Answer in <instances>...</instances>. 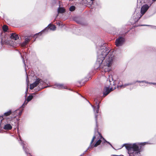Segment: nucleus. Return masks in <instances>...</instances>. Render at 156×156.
Masks as SVG:
<instances>
[{"instance_id": "32", "label": "nucleus", "mask_w": 156, "mask_h": 156, "mask_svg": "<svg viewBox=\"0 0 156 156\" xmlns=\"http://www.w3.org/2000/svg\"><path fill=\"white\" fill-rule=\"evenodd\" d=\"M143 26H150L149 25H143Z\"/></svg>"}, {"instance_id": "34", "label": "nucleus", "mask_w": 156, "mask_h": 156, "mask_svg": "<svg viewBox=\"0 0 156 156\" xmlns=\"http://www.w3.org/2000/svg\"><path fill=\"white\" fill-rule=\"evenodd\" d=\"M153 1L154 2L156 0H153Z\"/></svg>"}, {"instance_id": "9", "label": "nucleus", "mask_w": 156, "mask_h": 156, "mask_svg": "<svg viewBox=\"0 0 156 156\" xmlns=\"http://www.w3.org/2000/svg\"><path fill=\"white\" fill-rule=\"evenodd\" d=\"M136 13L135 12L134 15ZM136 16H134L133 17L135 20V21L136 22L138 20L141 18L143 15H142L140 12H136Z\"/></svg>"}, {"instance_id": "18", "label": "nucleus", "mask_w": 156, "mask_h": 156, "mask_svg": "<svg viewBox=\"0 0 156 156\" xmlns=\"http://www.w3.org/2000/svg\"><path fill=\"white\" fill-rule=\"evenodd\" d=\"M30 37L28 36L25 37V41L26 42L25 43L27 44L30 41Z\"/></svg>"}, {"instance_id": "13", "label": "nucleus", "mask_w": 156, "mask_h": 156, "mask_svg": "<svg viewBox=\"0 0 156 156\" xmlns=\"http://www.w3.org/2000/svg\"><path fill=\"white\" fill-rule=\"evenodd\" d=\"M87 2V0L83 1V0H79V3H80V5H81L84 6L88 5Z\"/></svg>"}, {"instance_id": "35", "label": "nucleus", "mask_w": 156, "mask_h": 156, "mask_svg": "<svg viewBox=\"0 0 156 156\" xmlns=\"http://www.w3.org/2000/svg\"><path fill=\"white\" fill-rule=\"evenodd\" d=\"M109 76V78H110V76Z\"/></svg>"}, {"instance_id": "12", "label": "nucleus", "mask_w": 156, "mask_h": 156, "mask_svg": "<svg viewBox=\"0 0 156 156\" xmlns=\"http://www.w3.org/2000/svg\"><path fill=\"white\" fill-rule=\"evenodd\" d=\"M137 82L140 83V86H142L143 85H145L144 84H143V83L144 84V83H149V84H156V83H150V82L149 83L146 81H136L134 83H135L136 82Z\"/></svg>"}, {"instance_id": "15", "label": "nucleus", "mask_w": 156, "mask_h": 156, "mask_svg": "<svg viewBox=\"0 0 156 156\" xmlns=\"http://www.w3.org/2000/svg\"><path fill=\"white\" fill-rule=\"evenodd\" d=\"M12 128V126L9 124H7L4 126V129L5 130H9L11 129Z\"/></svg>"}, {"instance_id": "10", "label": "nucleus", "mask_w": 156, "mask_h": 156, "mask_svg": "<svg viewBox=\"0 0 156 156\" xmlns=\"http://www.w3.org/2000/svg\"><path fill=\"white\" fill-rule=\"evenodd\" d=\"M19 137L20 139V141H21V142H20V144H21V145L23 146V148L24 149V150L25 152V153L27 154H28V149H27V150L25 148V147H24L25 146H26V145L24 143V141H22V140H21V137H20V136H19Z\"/></svg>"}, {"instance_id": "20", "label": "nucleus", "mask_w": 156, "mask_h": 156, "mask_svg": "<svg viewBox=\"0 0 156 156\" xmlns=\"http://www.w3.org/2000/svg\"><path fill=\"white\" fill-rule=\"evenodd\" d=\"M137 3L138 4L139 2L140 5V4L141 3V5L142 4V3H145L146 1L145 0H137Z\"/></svg>"}, {"instance_id": "7", "label": "nucleus", "mask_w": 156, "mask_h": 156, "mask_svg": "<svg viewBox=\"0 0 156 156\" xmlns=\"http://www.w3.org/2000/svg\"><path fill=\"white\" fill-rule=\"evenodd\" d=\"M41 80V79H37L33 83L30 85V89L31 90L33 89L34 87L37 86L40 82Z\"/></svg>"}, {"instance_id": "16", "label": "nucleus", "mask_w": 156, "mask_h": 156, "mask_svg": "<svg viewBox=\"0 0 156 156\" xmlns=\"http://www.w3.org/2000/svg\"><path fill=\"white\" fill-rule=\"evenodd\" d=\"M35 94L34 93L32 94L31 95H29L27 98V100L28 102L30 101L33 98V97L35 96Z\"/></svg>"}, {"instance_id": "36", "label": "nucleus", "mask_w": 156, "mask_h": 156, "mask_svg": "<svg viewBox=\"0 0 156 156\" xmlns=\"http://www.w3.org/2000/svg\"><path fill=\"white\" fill-rule=\"evenodd\" d=\"M23 105H23V104L22 106H23Z\"/></svg>"}, {"instance_id": "29", "label": "nucleus", "mask_w": 156, "mask_h": 156, "mask_svg": "<svg viewBox=\"0 0 156 156\" xmlns=\"http://www.w3.org/2000/svg\"><path fill=\"white\" fill-rule=\"evenodd\" d=\"M21 57H22V58L23 59V63H24V65H25V61H24V58H23V57L22 56H21Z\"/></svg>"}, {"instance_id": "5", "label": "nucleus", "mask_w": 156, "mask_h": 156, "mask_svg": "<svg viewBox=\"0 0 156 156\" xmlns=\"http://www.w3.org/2000/svg\"><path fill=\"white\" fill-rule=\"evenodd\" d=\"M125 39L123 37H120L117 38L115 40V45L117 47L122 46L124 43Z\"/></svg>"}, {"instance_id": "11", "label": "nucleus", "mask_w": 156, "mask_h": 156, "mask_svg": "<svg viewBox=\"0 0 156 156\" xmlns=\"http://www.w3.org/2000/svg\"><path fill=\"white\" fill-rule=\"evenodd\" d=\"M54 88L61 89L66 88V87L63 84L56 83L55 85Z\"/></svg>"}, {"instance_id": "4", "label": "nucleus", "mask_w": 156, "mask_h": 156, "mask_svg": "<svg viewBox=\"0 0 156 156\" xmlns=\"http://www.w3.org/2000/svg\"><path fill=\"white\" fill-rule=\"evenodd\" d=\"M94 101L96 104V106H93V105H91L93 107L94 111V114H95V120L96 123H97V116L98 115V113L99 111V102L98 103V99L96 98L94 100Z\"/></svg>"}, {"instance_id": "14", "label": "nucleus", "mask_w": 156, "mask_h": 156, "mask_svg": "<svg viewBox=\"0 0 156 156\" xmlns=\"http://www.w3.org/2000/svg\"><path fill=\"white\" fill-rule=\"evenodd\" d=\"M10 38L15 40H17L19 38L18 35L15 33H12L11 34Z\"/></svg>"}, {"instance_id": "30", "label": "nucleus", "mask_w": 156, "mask_h": 156, "mask_svg": "<svg viewBox=\"0 0 156 156\" xmlns=\"http://www.w3.org/2000/svg\"><path fill=\"white\" fill-rule=\"evenodd\" d=\"M83 84H84V83H83L82 84H81L80 83V86H82V85H83Z\"/></svg>"}, {"instance_id": "6", "label": "nucleus", "mask_w": 156, "mask_h": 156, "mask_svg": "<svg viewBox=\"0 0 156 156\" xmlns=\"http://www.w3.org/2000/svg\"><path fill=\"white\" fill-rule=\"evenodd\" d=\"M56 27L55 26L51 24H49L48 26L46 27L44 29L42 30L39 33L37 34H41L43 32H44L45 31H48V30L50 29V30L54 31L55 30H56Z\"/></svg>"}, {"instance_id": "22", "label": "nucleus", "mask_w": 156, "mask_h": 156, "mask_svg": "<svg viewBox=\"0 0 156 156\" xmlns=\"http://www.w3.org/2000/svg\"><path fill=\"white\" fill-rule=\"evenodd\" d=\"M69 10L71 11H73L75 9V7L74 6H72L69 8Z\"/></svg>"}, {"instance_id": "8", "label": "nucleus", "mask_w": 156, "mask_h": 156, "mask_svg": "<svg viewBox=\"0 0 156 156\" xmlns=\"http://www.w3.org/2000/svg\"><path fill=\"white\" fill-rule=\"evenodd\" d=\"M149 6L146 4L143 6L141 8L140 12L142 15H143L146 12L149 8Z\"/></svg>"}, {"instance_id": "3", "label": "nucleus", "mask_w": 156, "mask_h": 156, "mask_svg": "<svg viewBox=\"0 0 156 156\" xmlns=\"http://www.w3.org/2000/svg\"><path fill=\"white\" fill-rule=\"evenodd\" d=\"M110 79L109 81H107V85L105 87L104 91H103V95L105 97L110 92L114 90L115 87L114 85V84H112L111 82V81L110 80Z\"/></svg>"}, {"instance_id": "2", "label": "nucleus", "mask_w": 156, "mask_h": 156, "mask_svg": "<svg viewBox=\"0 0 156 156\" xmlns=\"http://www.w3.org/2000/svg\"><path fill=\"white\" fill-rule=\"evenodd\" d=\"M98 138V140L97 141L96 143L94 144H93L92 143L94 141V140L95 138L96 137L95 136H94L90 142V145L88 147V149H90L93 148L94 147H97V146L100 144L101 143V142H102V140H104V141L103 142H102V144L105 143V142L108 143V144L112 148H113V147L112 145V144L108 142L105 139L102 137V136H101L100 134H99V136Z\"/></svg>"}, {"instance_id": "26", "label": "nucleus", "mask_w": 156, "mask_h": 156, "mask_svg": "<svg viewBox=\"0 0 156 156\" xmlns=\"http://www.w3.org/2000/svg\"><path fill=\"white\" fill-rule=\"evenodd\" d=\"M73 20L75 21L77 23H78V20L77 19V18L76 17H74L73 18Z\"/></svg>"}, {"instance_id": "27", "label": "nucleus", "mask_w": 156, "mask_h": 156, "mask_svg": "<svg viewBox=\"0 0 156 156\" xmlns=\"http://www.w3.org/2000/svg\"><path fill=\"white\" fill-rule=\"evenodd\" d=\"M26 81L27 83V88L28 87V77L27 76L26 78ZM28 88H27V89Z\"/></svg>"}, {"instance_id": "33", "label": "nucleus", "mask_w": 156, "mask_h": 156, "mask_svg": "<svg viewBox=\"0 0 156 156\" xmlns=\"http://www.w3.org/2000/svg\"><path fill=\"white\" fill-rule=\"evenodd\" d=\"M87 151V150L86 151L84 152L83 153V154H84V153H85Z\"/></svg>"}, {"instance_id": "23", "label": "nucleus", "mask_w": 156, "mask_h": 156, "mask_svg": "<svg viewBox=\"0 0 156 156\" xmlns=\"http://www.w3.org/2000/svg\"><path fill=\"white\" fill-rule=\"evenodd\" d=\"M133 83H127V84H125L124 85H122L121 86H120V87H126V86H128L129 85H132V84H133Z\"/></svg>"}, {"instance_id": "1", "label": "nucleus", "mask_w": 156, "mask_h": 156, "mask_svg": "<svg viewBox=\"0 0 156 156\" xmlns=\"http://www.w3.org/2000/svg\"><path fill=\"white\" fill-rule=\"evenodd\" d=\"M97 59L95 69L99 68L102 72L109 71L114 58V51H110L104 44L97 47Z\"/></svg>"}, {"instance_id": "28", "label": "nucleus", "mask_w": 156, "mask_h": 156, "mask_svg": "<svg viewBox=\"0 0 156 156\" xmlns=\"http://www.w3.org/2000/svg\"><path fill=\"white\" fill-rule=\"evenodd\" d=\"M91 1H90V2H89V5H91L92 4H93V1H94V0H90Z\"/></svg>"}, {"instance_id": "19", "label": "nucleus", "mask_w": 156, "mask_h": 156, "mask_svg": "<svg viewBox=\"0 0 156 156\" xmlns=\"http://www.w3.org/2000/svg\"><path fill=\"white\" fill-rule=\"evenodd\" d=\"M12 112L11 110L6 112L4 113V115L5 116H8L10 115L11 114Z\"/></svg>"}, {"instance_id": "17", "label": "nucleus", "mask_w": 156, "mask_h": 156, "mask_svg": "<svg viewBox=\"0 0 156 156\" xmlns=\"http://www.w3.org/2000/svg\"><path fill=\"white\" fill-rule=\"evenodd\" d=\"M58 13H63L65 12V9L63 8L59 7L58 9Z\"/></svg>"}, {"instance_id": "21", "label": "nucleus", "mask_w": 156, "mask_h": 156, "mask_svg": "<svg viewBox=\"0 0 156 156\" xmlns=\"http://www.w3.org/2000/svg\"><path fill=\"white\" fill-rule=\"evenodd\" d=\"M3 30L5 32H6L8 30V27L6 25H4L2 27Z\"/></svg>"}, {"instance_id": "24", "label": "nucleus", "mask_w": 156, "mask_h": 156, "mask_svg": "<svg viewBox=\"0 0 156 156\" xmlns=\"http://www.w3.org/2000/svg\"><path fill=\"white\" fill-rule=\"evenodd\" d=\"M25 43L26 42L24 41V42H23L21 44V46L22 47H23L26 46L27 44Z\"/></svg>"}, {"instance_id": "31", "label": "nucleus", "mask_w": 156, "mask_h": 156, "mask_svg": "<svg viewBox=\"0 0 156 156\" xmlns=\"http://www.w3.org/2000/svg\"><path fill=\"white\" fill-rule=\"evenodd\" d=\"M79 96H80V97H82V95H81V94H79Z\"/></svg>"}, {"instance_id": "25", "label": "nucleus", "mask_w": 156, "mask_h": 156, "mask_svg": "<svg viewBox=\"0 0 156 156\" xmlns=\"http://www.w3.org/2000/svg\"><path fill=\"white\" fill-rule=\"evenodd\" d=\"M17 111H19V115H21V113H22V111H21V110H16L15 111V112H17Z\"/></svg>"}]
</instances>
